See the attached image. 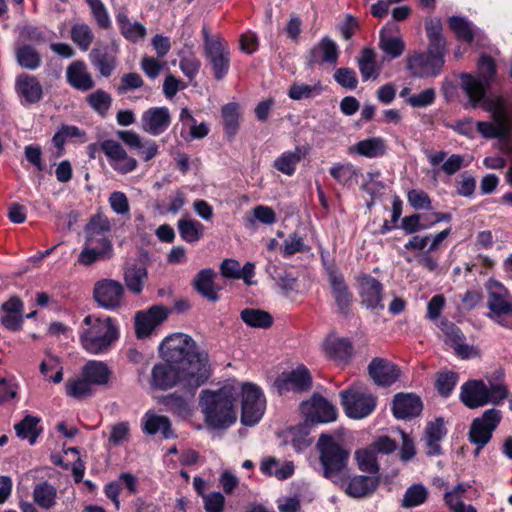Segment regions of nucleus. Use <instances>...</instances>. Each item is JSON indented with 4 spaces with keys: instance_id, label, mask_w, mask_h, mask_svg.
Segmentation results:
<instances>
[{
    "instance_id": "22",
    "label": "nucleus",
    "mask_w": 512,
    "mask_h": 512,
    "mask_svg": "<svg viewBox=\"0 0 512 512\" xmlns=\"http://www.w3.org/2000/svg\"><path fill=\"white\" fill-rule=\"evenodd\" d=\"M170 122V112L166 107L150 108L141 116V128L153 136L162 134L169 127Z\"/></svg>"
},
{
    "instance_id": "1",
    "label": "nucleus",
    "mask_w": 512,
    "mask_h": 512,
    "mask_svg": "<svg viewBox=\"0 0 512 512\" xmlns=\"http://www.w3.org/2000/svg\"><path fill=\"white\" fill-rule=\"evenodd\" d=\"M484 110L491 116V121H472L462 123L460 132L470 137L474 132L484 138L499 139V149L505 155L512 154V102L508 105L502 97H496L484 104Z\"/></svg>"
},
{
    "instance_id": "7",
    "label": "nucleus",
    "mask_w": 512,
    "mask_h": 512,
    "mask_svg": "<svg viewBox=\"0 0 512 512\" xmlns=\"http://www.w3.org/2000/svg\"><path fill=\"white\" fill-rule=\"evenodd\" d=\"M507 393V388L501 383L486 385L481 380H471L462 385L460 398L467 407L477 408L488 403L498 404Z\"/></svg>"
},
{
    "instance_id": "31",
    "label": "nucleus",
    "mask_w": 512,
    "mask_h": 512,
    "mask_svg": "<svg viewBox=\"0 0 512 512\" xmlns=\"http://www.w3.org/2000/svg\"><path fill=\"white\" fill-rule=\"evenodd\" d=\"M141 427L147 435H155L161 432L166 439L175 437L170 420L166 416L158 415L151 410L147 411L142 417Z\"/></svg>"
},
{
    "instance_id": "18",
    "label": "nucleus",
    "mask_w": 512,
    "mask_h": 512,
    "mask_svg": "<svg viewBox=\"0 0 512 512\" xmlns=\"http://www.w3.org/2000/svg\"><path fill=\"white\" fill-rule=\"evenodd\" d=\"M110 232L109 219L104 215L97 214L90 219L84 228L85 243L113 249Z\"/></svg>"
},
{
    "instance_id": "49",
    "label": "nucleus",
    "mask_w": 512,
    "mask_h": 512,
    "mask_svg": "<svg viewBox=\"0 0 512 512\" xmlns=\"http://www.w3.org/2000/svg\"><path fill=\"white\" fill-rule=\"evenodd\" d=\"M40 372L53 383L58 384L63 380V366L60 359L54 355H48L40 364Z\"/></svg>"
},
{
    "instance_id": "26",
    "label": "nucleus",
    "mask_w": 512,
    "mask_h": 512,
    "mask_svg": "<svg viewBox=\"0 0 512 512\" xmlns=\"http://www.w3.org/2000/svg\"><path fill=\"white\" fill-rule=\"evenodd\" d=\"M179 121L181 123L180 136L185 141L200 140L206 137L210 132L209 124L206 122H197L191 111L187 108L181 109Z\"/></svg>"
},
{
    "instance_id": "57",
    "label": "nucleus",
    "mask_w": 512,
    "mask_h": 512,
    "mask_svg": "<svg viewBox=\"0 0 512 512\" xmlns=\"http://www.w3.org/2000/svg\"><path fill=\"white\" fill-rule=\"evenodd\" d=\"M86 2L98 26L103 29L111 28V19L103 2L101 0H86Z\"/></svg>"
},
{
    "instance_id": "64",
    "label": "nucleus",
    "mask_w": 512,
    "mask_h": 512,
    "mask_svg": "<svg viewBox=\"0 0 512 512\" xmlns=\"http://www.w3.org/2000/svg\"><path fill=\"white\" fill-rule=\"evenodd\" d=\"M456 383L457 374L454 372H445L439 374L436 380V388L442 396L448 397L453 391Z\"/></svg>"
},
{
    "instance_id": "45",
    "label": "nucleus",
    "mask_w": 512,
    "mask_h": 512,
    "mask_svg": "<svg viewBox=\"0 0 512 512\" xmlns=\"http://www.w3.org/2000/svg\"><path fill=\"white\" fill-rule=\"evenodd\" d=\"M189 396L183 397L177 393H172L165 397L164 404L172 413L185 417L191 411V402L194 391L188 390Z\"/></svg>"
},
{
    "instance_id": "8",
    "label": "nucleus",
    "mask_w": 512,
    "mask_h": 512,
    "mask_svg": "<svg viewBox=\"0 0 512 512\" xmlns=\"http://www.w3.org/2000/svg\"><path fill=\"white\" fill-rule=\"evenodd\" d=\"M340 396L346 415L352 419H363L376 407L375 397L360 385L341 391Z\"/></svg>"
},
{
    "instance_id": "53",
    "label": "nucleus",
    "mask_w": 512,
    "mask_h": 512,
    "mask_svg": "<svg viewBox=\"0 0 512 512\" xmlns=\"http://www.w3.org/2000/svg\"><path fill=\"white\" fill-rule=\"evenodd\" d=\"M355 150L360 156L367 158H377L383 155L385 151V144L382 139L369 138L357 143Z\"/></svg>"
},
{
    "instance_id": "6",
    "label": "nucleus",
    "mask_w": 512,
    "mask_h": 512,
    "mask_svg": "<svg viewBox=\"0 0 512 512\" xmlns=\"http://www.w3.org/2000/svg\"><path fill=\"white\" fill-rule=\"evenodd\" d=\"M159 349L165 361L184 366L189 370H192V366L198 364V361L200 362V356H204V367L209 369L208 354L204 350H200L189 335L172 334L162 341Z\"/></svg>"
},
{
    "instance_id": "24",
    "label": "nucleus",
    "mask_w": 512,
    "mask_h": 512,
    "mask_svg": "<svg viewBox=\"0 0 512 512\" xmlns=\"http://www.w3.org/2000/svg\"><path fill=\"white\" fill-rule=\"evenodd\" d=\"M119 51V43L113 41L110 46H97L90 53L93 65L99 70L102 76L111 75L116 67V55Z\"/></svg>"
},
{
    "instance_id": "19",
    "label": "nucleus",
    "mask_w": 512,
    "mask_h": 512,
    "mask_svg": "<svg viewBox=\"0 0 512 512\" xmlns=\"http://www.w3.org/2000/svg\"><path fill=\"white\" fill-rule=\"evenodd\" d=\"M321 347L325 356L337 364L348 363L353 355V346L350 340L335 334L328 335Z\"/></svg>"
},
{
    "instance_id": "28",
    "label": "nucleus",
    "mask_w": 512,
    "mask_h": 512,
    "mask_svg": "<svg viewBox=\"0 0 512 512\" xmlns=\"http://www.w3.org/2000/svg\"><path fill=\"white\" fill-rule=\"evenodd\" d=\"M392 410L397 419L416 417L422 411V401L414 394L398 393L394 396Z\"/></svg>"
},
{
    "instance_id": "44",
    "label": "nucleus",
    "mask_w": 512,
    "mask_h": 512,
    "mask_svg": "<svg viewBox=\"0 0 512 512\" xmlns=\"http://www.w3.org/2000/svg\"><path fill=\"white\" fill-rule=\"evenodd\" d=\"M225 133L229 137H233L239 127L241 116L240 106L235 102L228 103L221 110Z\"/></svg>"
},
{
    "instance_id": "56",
    "label": "nucleus",
    "mask_w": 512,
    "mask_h": 512,
    "mask_svg": "<svg viewBox=\"0 0 512 512\" xmlns=\"http://www.w3.org/2000/svg\"><path fill=\"white\" fill-rule=\"evenodd\" d=\"M19 65L29 70H35L40 66L41 57L31 46L20 47L16 52Z\"/></svg>"
},
{
    "instance_id": "37",
    "label": "nucleus",
    "mask_w": 512,
    "mask_h": 512,
    "mask_svg": "<svg viewBox=\"0 0 512 512\" xmlns=\"http://www.w3.org/2000/svg\"><path fill=\"white\" fill-rule=\"evenodd\" d=\"M66 76L69 84L78 90L86 91L94 86L87 66L83 62H72L67 68Z\"/></svg>"
},
{
    "instance_id": "2",
    "label": "nucleus",
    "mask_w": 512,
    "mask_h": 512,
    "mask_svg": "<svg viewBox=\"0 0 512 512\" xmlns=\"http://www.w3.org/2000/svg\"><path fill=\"white\" fill-rule=\"evenodd\" d=\"M200 362L192 366V370L175 363L165 361L154 365L151 371V387L157 390H167L179 384L183 388L195 391L209 378L210 371L204 367V356Z\"/></svg>"
},
{
    "instance_id": "61",
    "label": "nucleus",
    "mask_w": 512,
    "mask_h": 512,
    "mask_svg": "<svg viewBox=\"0 0 512 512\" xmlns=\"http://www.w3.org/2000/svg\"><path fill=\"white\" fill-rule=\"evenodd\" d=\"M435 96V90L428 88L418 94L408 96L406 98V103L414 108H425L434 102Z\"/></svg>"
},
{
    "instance_id": "20",
    "label": "nucleus",
    "mask_w": 512,
    "mask_h": 512,
    "mask_svg": "<svg viewBox=\"0 0 512 512\" xmlns=\"http://www.w3.org/2000/svg\"><path fill=\"white\" fill-rule=\"evenodd\" d=\"M382 284L370 275H365L360 279L359 294L361 304L370 310H382Z\"/></svg>"
},
{
    "instance_id": "33",
    "label": "nucleus",
    "mask_w": 512,
    "mask_h": 512,
    "mask_svg": "<svg viewBox=\"0 0 512 512\" xmlns=\"http://www.w3.org/2000/svg\"><path fill=\"white\" fill-rule=\"evenodd\" d=\"M215 277V271L207 268L199 271L193 280L195 290L211 302L219 300L218 291L220 288L214 283Z\"/></svg>"
},
{
    "instance_id": "58",
    "label": "nucleus",
    "mask_w": 512,
    "mask_h": 512,
    "mask_svg": "<svg viewBox=\"0 0 512 512\" xmlns=\"http://www.w3.org/2000/svg\"><path fill=\"white\" fill-rule=\"evenodd\" d=\"M91 107L99 114H105L111 105V97L102 90H97L87 97Z\"/></svg>"
},
{
    "instance_id": "21",
    "label": "nucleus",
    "mask_w": 512,
    "mask_h": 512,
    "mask_svg": "<svg viewBox=\"0 0 512 512\" xmlns=\"http://www.w3.org/2000/svg\"><path fill=\"white\" fill-rule=\"evenodd\" d=\"M302 410L310 421L316 423H329L337 417L335 407L324 397L318 395H314L309 403H304Z\"/></svg>"
},
{
    "instance_id": "34",
    "label": "nucleus",
    "mask_w": 512,
    "mask_h": 512,
    "mask_svg": "<svg viewBox=\"0 0 512 512\" xmlns=\"http://www.w3.org/2000/svg\"><path fill=\"white\" fill-rule=\"evenodd\" d=\"M449 29L457 39L472 43L480 37L481 31L466 17L451 16L447 19Z\"/></svg>"
},
{
    "instance_id": "17",
    "label": "nucleus",
    "mask_w": 512,
    "mask_h": 512,
    "mask_svg": "<svg viewBox=\"0 0 512 512\" xmlns=\"http://www.w3.org/2000/svg\"><path fill=\"white\" fill-rule=\"evenodd\" d=\"M327 274L331 293L339 312L343 315L349 314L353 294L349 290L343 274L332 267L327 269Z\"/></svg>"
},
{
    "instance_id": "12",
    "label": "nucleus",
    "mask_w": 512,
    "mask_h": 512,
    "mask_svg": "<svg viewBox=\"0 0 512 512\" xmlns=\"http://www.w3.org/2000/svg\"><path fill=\"white\" fill-rule=\"evenodd\" d=\"M93 298L101 308L109 311L119 309L124 301L123 285L113 279H102L95 283Z\"/></svg>"
},
{
    "instance_id": "39",
    "label": "nucleus",
    "mask_w": 512,
    "mask_h": 512,
    "mask_svg": "<svg viewBox=\"0 0 512 512\" xmlns=\"http://www.w3.org/2000/svg\"><path fill=\"white\" fill-rule=\"evenodd\" d=\"M177 228L181 239L190 244L198 242L204 235L203 224L194 219H179Z\"/></svg>"
},
{
    "instance_id": "16",
    "label": "nucleus",
    "mask_w": 512,
    "mask_h": 512,
    "mask_svg": "<svg viewBox=\"0 0 512 512\" xmlns=\"http://www.w3.org/2000/svg\"><path fill=\"white\" fill-rule=\"evenodd\" d=\"M311 376L308 369L300 365L291 372L282 373L274 382V387L279 394L285 392H303L311 387Z\"/></svg>"
},
{
    "instance_id": "23",
    "label": "nucleus",
    "mask_w": 512,
    "mask_h": 512,
    "mask_svg": "<svg viewBox=\"0 0 512 512\" xmlns=\"http://www.w3.org/2000/svg\"><path fill=\"white\" fill-rule=\"evenodd\" d=\"M379 48L389 59H395L402 55L405 49L398 27L386 24L379 33Z\"/></svg>"
},
{
    "instance_id": "10",
    "label": "nucleus",
    "mask_w": 512,
    "mask_h": 512,
    "mask_svg": "<svg viewBox=\"0 0 512 512\" xmlns=\"http://www.w3.org/2000/svg\"><path fill=\"white\" fill-rule=\"evenodd\" d=\"M266 399L261 389L252 383L242 385L241 422L246 426H254L264 415Z\"/></svg>"
},
{
    "instance_id": "54",
    "label": "nucleus",
    "mask_w": 512,
    "mask_h": 512,
    "mask_svg": "<svg viewBox=\"0 0 512 512\" xmlns=\"http://www.w3.org/2000/svg\"><path fill=\"white\" fill-rule=\"evenodd\" d=\"M276 213L275 211L265 205H258L256 206L252 214L250 216L246 217L247 226L254 227L256 222L265 224V225H273L276 223Z\"/></svg>"
},
{
    "instance_id": "36",
    "label": "nucleus",
    "mask_w": 512,
    "mask_h": 512,
    "mask_svg": "<svg viewBox=\"0 0 512 512\" xmlns=\"http://www.w3.org/2000/svg\"><path fill=\"white\" fill-rule=\"evenodd\" d=\"M426 36L429 41V51L445 53L447 40L443 35V23L439 17L429 18L425 22Z\"/></svg>"
},
{
    "instance_id": "50",
    "label": "nucleus",
    "mask_w": 512,
    "mask_h": 512,
    "mask_svg": "<svg viewBox=\"0 0 512 512\" xmlns=\"http://www.w3.org/2000/svg\"><path fill=\"white\" fill-rule=\"evenodd\" d=\"M312 53L315 60L320 59L331 64H335L339 56L337 44L329 38H323Z\"/></svg>"
},
{
    "instance_id": "42",
    "label": "nucleus",
    "mask_w": 512,
    "mask_h": 512,
    "mask_svg": "<svg viewBox=\"0 0 512 512\" xmlns=\"http://www.w3.org/2000/svg\"><path fill=\"white\" fill-rule=\"evenodd\" d=\"M113 249L85 243L78 256V262L83 266H90L95 262L110 259Z\"/></svg>"
},
{
    "instance_id": "32",
    "label": "nucleus",
    "mask_w": 512,
    "mask_h": 512,
    "mask_svg": "<svg viewBox=\"0 0 512 512\" xmlns=\"http://www.w3.org/2000/svg\"><path fill=\"white\" fill-rule=\"evenodd\" d=\"M123 280L126 288L131 293L139 295L144 290L148 280V270L143 265L129 263L124 268Z\"/></svg>"
},
{
    "instance_id": "43",
    "label": "nucleus",
    "mask_w": 512,
    "mask_h": 512,
    "mask_svg": "<svg viewBox=\"0 0 512 512\" xmlns=\"http://www.w3.org/2000/svg\"><path fill=\"white\" fill-rule=\"evenodd\" d=\"M266 270L283 291L290 292L295 290L297 278L284 266L269 264Z\"/></svg>"
},
{
    "instance_id": "30",
    "label": "nucleus",
    "mask_w": 512,
    "mask_h": 512,
    "mask_svg": "<svg viewBox=\"0 0 512 512\" xmlns=\"http://www.w3.org/2000/svg\"><path fill=\"white\" fill-rule=\"evenodd\" d=\"M115 19L120 34L127 41L138 43L145 39L147 35L146 27L138 21H132L124 10L118 11L115 15Z\"/></svg>"
},
{
    "instance_id": "47",
    "label": "nucleus",
    "mask_w": 512,
    "mask_h": 512,
    "mask_svg": "<svg viewBox=\"0 0 512 512\" xmlns=\"http://www.w3.org/2000/svg\"><path fill=\"white\" fill-rule=\"evenodd\" d=\"M38 423L39 418L30 415L26 416L14 426L17 436L21 439H27L31 445L35 444L40 433Z\"/></svg>"
},
{
    "instance_id": "27",
    "label": "nucleus",
    "mask_w": 512,
    "mask_h": 512,
    "mask_svg": "<svg viewBox=\"0 0 512 512\" xmlns=\"http://www.w3.org/2000/svg\"><path fill=\"white\" fill-rule=\"evenodd\" d=\"M368 371L373 381L382 386L393 384L399 377L397 367L384 358H374L368 366Z\"/></svg>"
},
{
    "instance_id": "15",
    "label": "nucleus",
    "mask_w": 512,
    "mask_h": 512,
    "mask_svg": "<svg viewBox=\"0 0 512 512\" xmlns=\"http://www.w3.org/2000/svg\"><path fill=\"white\" fill-rule=\"evenodd\" d=\"M460 88L465 94V107L476 108L479 104H485L490 100H485V95L491 85L486 83L471 73H463L460 75Z\"/></svg>"
},
{
    "instance_id": "3",
    "label": "nucleus",
    "mask_w": 512,
    "mask_h": 512,
    "mask_svg": "<svg viewBox=\"0 0 512 512\" xmlns=\"http://www.w3.org/2000/svg\"><path fill=\"white\" fill-rule=\"evenodd\" d=\"M236 396V390L227 385L215 391L208 389L201 391L199 406L209 427L226 429L235 423Z\"/></svg>"
},
{
    "instance_id": "40",
    "label": "nucleus",
    "mask_w": 512,
    "mask_h": 512,
    "mask_svg": "<svg viewBox=\"0 0 512 512\" xmlns=\"http://www.w3.org/2000/svg\"><path fill=\"white\" fill-rule=\"evenodd\" d=\"M469 487L468 484L460 483L445 493L444 500L450 510L453 512H477L472 505H464L462 501L463 495Z\"/></svg>"
},
{
    "instance_id": "11",
    "label": "nucleus",
    "mask_w": 512,
    "mask_h": 512,
    "mask_svg": "<svg viewBox=\"0 0 512 512\" xmlns=\"http://www.w3.org/2000/svg\"><path fill=\"white\" fill-rule=\"evenodd\" d=\"M501 420V414L496 409L485 411L481 418H476L471 424L469 440L477 446L475 454L490 441L493 431Z\"/></svg>"
},
{
    "instance_id": "51",
    "label": "nucleus",
    "mask_w": 512,
    "mask_h": 512,
    "mask_svg": "<svg viewBox=\"0 0 512 512\" xmlns=\"http://www.w3.org/2000/svg\"><path fill=\"white\" fill-rule=\"evenodd\" d=\"M56 489L47 482L39 483L33 490L34 501L44 509H50L55 505Z\"/></svg>"
},
{
    "instance_id": "14",
    "label": "nucleus",
    "mask_w": 512,
    "mask_h": 512,
    "mask_svg": "<svg viewBox=\"0 0 512 512\" xmlns=\"http://www.w3.org/2000/svg\"><path fill=\"white\" fill-rule=\"evenodd\" d=\"M444 54L429 51L428 48L426 53H415L409 56L407 58V68L414 76H436L444 64Z\"/></svg>"
},
{
    "instance_id": "62",
    "label": "nucleus",
    "mask_w": 512,
    "mask_h": 512,
    "mask_svg": "<svg viewBox=\"0 0 512 512\" xmlns=\"http://www.w3.org/2000/svg\"><path fill=\"white\" fill-rule=\"evenodd\" d=\"M409 204L417 210H431V200L426 192L420 189H412L407 194Z\"/></svg>"
},
{
    "instance_id": "13",
    "label": "nucleus",
    "mask_w": 512,
    "mask_h": 512,
    "mask_svg": "<svg viewBox=\"0 0 512 512\" xmlns=\"http://www.w3.org/2000/svg\"><path fill=\"white\" fill-rule=\"evenodd\" d=\"M204 49L215 77L222 79L228 73L230 66V53L227 43L220 38L210 37L205 32Z\"/></svg>"
},
{
    "instance_id": "52",
    "label": "nucleus",
    "mask_w": 512,
    "mask_h": 512,
    "mask_svg": "<svg viewBox=\"0 0 512 512\" xmlns=\"http://www.w3.org/2000/svg\"><path fill=\"white\" fill-rule=\"evenodd\" d=\"M428 498V490L422 484H413L407 488L401 505L404 508H412L422 505Z\"/></svg>"
},
{
    "instance_id": "46",
    "label": "nucleus",
    "mask_w": 512,
    "mask_h": 512,
    "mask_svg": "<svg viewBox=\"0 0 512 512\" xmlns=\"http://www.w3.org/2000/svg\"><path fill=\"white\" fill-rule=\"evenodd\" d=\"M358 67L364 81L378 76V67L376 65V54L373 49L365 48L362 50L358 60Z\"/></svg>"
},
{
    "instance_id": "41",
    "label": "nucleus",
    "mask_w": 512,
    "mask_h": 512,
    "mask_svg": "<svg viewBox=\"0 0 512 512\" xmlns=\"http://www.w3.org/2000/svg\"><path fill=\"white\" fill-rule=\"evenodd\" d=\"M242 321L249 327L267 329L273 324V317L270 313L256 308H245L241 311Z\"/></svg>"
},
{
    "instance_id": "60",
    "label": "nucleus",
    "mask_w": 512,
    "mask_h": 512,
    "mask_svg": "<svg viewBox=\"0 0 512 512\" xmlns=\"http://www.w3.org/2000/svg\"><path fill=\"white\" fill-rule=\"evenodd\" d=\"M130 425L128 422H118L111 425L109 443L118 446L129 439Z\"/></svg>"
},
{
    "instance_id": "9",
    "label": "nucleus",
    "mask_w": 512,
    "mask_h": 512,
    "mask_svg": "<svg viewBox=\"0 0 512 512\" xmlns=\"http://www.w3.org/2000/svg\"><path fill=\"white\" fill-rule=\"evenodd\" d=\"M488 307L493 319L503 327L512 328V296L497 280L487 283Z\"/></svg>"
},
{
    "instance_id": "55",
    "label": "nucleus",
    "mask_w": 512,
    "mask_h": 512,
    "mask_svg": "<svg viewBox=\"0 0 512 512\" xmlns=\"http://www.w3.org/2000/svg\"><path fill=\"white\" fill-rule=\"evenodd\" d=\"M71 38L81 50L87 51L93 42L94 34L87 24L77 23L71 29Z\"/></svg>"
},
{
    "instance_id": "63",
    "label": "nucleus",
    "mask_w": 512,
    "mask_h": 512,
    "mask_svg": "<svg viewBox=\"0 0 512 512\" xmlns=\"http://www.w3.org/2000/svg\"><path fill=\"white\" fill-rule=\"evenodd\" d=\"M307 247L304 239L298 234L294 233L289 235L283 243L282 254L284 257H289L295 253L306 251Z\"/></svg>"
},
{
    "instance_id": "48",
    "label": "nucleus",
    "mask_w": 512,
    "mask_h": 512,
    "mask_svg": "<svg viewBox=\"0 0 512 512\" xmlns=\"http://www.w3.org/2000/svg\"><path fill=\"white\" fill-rule=\"evenodd\" d=\"M66 394L75 399H83L93 395V386L81 376L69 379L65 384Z\"/></svg>"
},
{
    "instance_id": "4",
    "label": "nucleus",
    "mask_w": 512,
    "mask_h": 512,
    "mask_svg": "<svg viewBox=\"0 0 512 512\" xmlns=\"http://www.w3.org/2000/svg\"><path fill=\"white\" fill-rule=\"evenodd\" d=\"M118 337V328L110 317L99 318L88 315L84 318L79 329L81 346L92 355L107 353Z\"/></svg>"
},
{
    "instance_id": "35",
    "label": "nucleus",
    "mask_w": 512,
    "mask_h": 512,
    "mask_svg": "<svg viewBox=\"0 0 512 512\" xmlns=\"http://www.w3.org/2000/svg\"><path fill=\"white\" fill-rule=\"evenodd\" d=\"M112 375L106 363L98 360H89L81 370V376L85 377L92 386L108 384Z\"/></svg>"
},
{
    "instance_id": "29",
    "label": "nucleus",
    "mask_w": 512,
    "mask_h": 512,
    "mask_svg": "<svg viewBox=\"0 0 512 512\" xmlns=\"http://www.w3.org/2000/svg\"><path fill=\"white\" fill-rule=\"evenodd\" d=\"M379 480L373 476L356 475L349 478L346 473V482L344 488L347 495L353 498H362L372 494L378 487Z\"/></svg>"
},
{
    "instance_id": "59",
    "label": "nucleus",
    "mask_w": 512,
    "mask_h": 512,
    "mask_svg": "<svg viewBox=\"0 0 512 512\" xmlns=\"http://www.w3.org/2000/svg\"><path fill=\"white\" fill-rule=\"evenodd\" d=\"M495 74L496 67L494 61L487 56L481 57L477 65V72L474 75L482 80H486V83L491 85Z\"/></svg>"
},
{
    "instance_id": "25",
    "label": "nucleus",
    "mask_w": 512,
    "mask_h": 512,
    "mask_svg": "<svg viewBox=\"0 0 512 512\" xmlns=\"http://www.w3.org/2000/svg\"><path fill=\"white\" fill-rule=\"evenodd\" d=\"M15 90L23 105L38 103L43 96L40 82L31 75L21 74L15 82Z\"/></svg>"
},
{
    "instance_id": "38",
    "label": "nucleus",
    "mask_w": 512,
    "mask_h": 512,
    "mask_svg": "<svg viewBox=\"0 0 512 512\" xmlns=\"http://www.w3.org/2000/svg\"><path fill=\"white\" fill-rule=\"evenodd\" d=\"M260 470L267 476H274L279 480H285L294 473V465L291 461H280L275 457L269 456L261 461Z\"/></svg>"
},
{
    "instance_id": "5",
    "label": "nucleus",
    "mask_w": 512,
    "mask_h": 512,
    "mask_svg": "<svg viewBox=\"0 0 512 512\" xmlns=\"http://www.w3.org/2000/svg\"><path fill=\"white\" fill-rule=\"evenodd\" d=\"M316 446L323 476L338 486H344L350 452L338 438L327 434L319 437Z\"/></svg>"
}]
</instances>
